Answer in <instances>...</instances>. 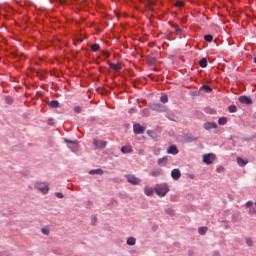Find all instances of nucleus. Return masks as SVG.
Masks as SVG:
<instances>
[{"label": "nucleus", "mask_w": 256, "mask_h": 256, "mask_svg": "<svg viewBox=\"0 0 256 256\" xmlns=\"http://www.w3.org/2000/svg\"><path fill=\"white\" fill-rule=\"evenodd\" d=\"M228 109L230 113H237V106L235 105H230Z\"/></svg>", "instance_id": "obj_28"}, {"label": "nucleus", "mask_w": 256, "mask_h": 256, "mask_svg": "<svg viewBox=\"0 0 256 256\" xmlns=\"http://www.w3.org/2000/svg\"><path fill=\"white\" fill-rule=\"evenodd\" d=\"M137 243V240L134 237H130L127 239V245L133 246Z\"/></svg>", "instance_id": "obj_19"}, {"label": "nucleus", "mask_w": 256, "mask_h": 256, "mask_svg": "<svg viewBox=\"0 0 256 256\" xmlns=\"http://www.w3.org/2000/svg\"><path fill=\"white\" fill-rule=\"evenodd\" d=\"M166 213H167V215H170L171 217H173V215H175V211H173L172 209H167Z\"/></svg>", "instance_id": "obj_31"}, {"label": "nucleus", "mask_w": 256, "mask_h": 256, "mask_svg": "<svg viewBox=\"0 0 256 256\" xmlns=\"http://www.w3.org/2000/svg\"><path fill=\"white\" fill-rule=\"evenodd\" d=\"M24 54H21L20 57H23Z\"/></svg>", "instance_id": "obj_47"}, {"label": "nucleus", "mask_w": 256, "mask_h": 256, "mask_svg": "<svg viewBox=\"0 0 256 256\" xmlns=\"http://www.w3.org/2000/svg\"><path fill=\"white\" fill-rule=\"evenodd\" d=\"M150 109L152 111H157L158 113H165V111H167V107H165V105H162V104H159V103L151 104Z\"/></svg>", "instance_id": "obj_3"}, {"label": "nucleus", "mask_w": 256, "mask_h": 256, "mask_svg": "<svg viewBox=\"0 0 256 256\" xmlns=\"http://www.w3.org/2000/svg\"><path fill=\"white\" fill-rule=\"evenodd\" d=\"M202 89H204V91H206V93H211V91H213V89L211 88V86H207V85H204L202 87Z\"/></svg>", "instance_id": "obj_29"}, {"label": "nucleus", "mask_w": 256, "mask_h": 256, "mask_svg": "<svg viewBox=\"0 0 256 256\" xmlns=\"http://www.w3.org/2000/svg\"><path fill=\"white\" fill-rule=\"evenodd\" d=\"M172 27L175 29L176 33H182L183 31L177 24H172Z\"/></svg>", "instance_id": "obj_26"}, {"label": "nucleus", "mask_w": 256, "mask_h": 256, "mask_svg": "<svg viewBox=\"0 0 256 256\" xmlns=\"http://www.w3.org/2000/svg\"><path fill=\"white\" fill-rule=\"evenodd\" d=\"M144 193L145 195H147L148 197H151V195H153V189L149 186H146L144 188Z\"/></svg>", "instance_id": "obj_16"}, {"label": "nucleus", "mask_w": 256, "mask_h": 256, "mask_svg": "<svg viewBox=\"0 0 256 256\" xmlns=\"http://www.w3.org/2000/svg\"><path fill=\"white\" fill-rule=\"evenodd\" d=\"M81 107L80 106H75L74 107V111H75V113H81Z\"/></svg>", "instance_id": "obj_35"}, {"label": "nucleus", "mask_w": 256, "mask_h": 256, "mask_svg": "<svg viewBox=\"0 0 256 256\" xmlns=\"http://www.w3.org/2000/svg\"><path fill=\"white\" fill-rule=\"evenodd\" d=\"M215 161V154H206L203 156V163L211 165Z\"/></svg>", "instance_id": "obj_5"}, {"label": "nucleus", "mask_w": 256, "mask_h": 256, "mask_svg": "<svg viewBox=\"0 0 256 256\" xmlns=\"http://www.w3.org/2000/svg\"><path fill=\"white\" fill-rule=\"evenodd\" d=\"M92 51L97 52L99 49H101V46L99 44H93L91 46Z\"/></svg>", "instance_id": "obj_27"}, {"label": "nucleus", "mask_w": 256, "mask_h": 256, "mask_svg": "<svg viewBox=\"0 0 256 256\" xmlns=\"http://www.w3.org/2000/svg\"><path fill=\"white\" fill-rule=\"evenodd\" d=\"M154 191L158 197H165L167 195V192L169 191V186L165 183L162 184H156L154 186Z\"/></svg>", "instance_id": "obj_1"}, {"label": "nucleus", "mask_w": 256, "mask_h": 256, "mask_svg": "<svg viewBox=\"0 0 256 256\" xmlns=\"http://www.w3.org/2000/svg\"><path fill=\"white\" fill-rule=\"evenodd\" d=\"M255 205H256V202H255Z\"/></svg>", "instance_id": "obj_48"}, {"label": "nucleus", "mask_w": 256, "mask_h": 256, "mask_svg": "<svg viewBox=\"0 0 256 256\" xmlns=\"http://www.w3.org/2000/svg\"><path fill=\"white\" fill-rule=\"evenodd\" d=\"M135 112V109H133V108H131L130 110H129V113H134Z\"/></svg>", "instance_id": "obj_44"}, {"label": "nucleus", "mask_w": 256, "mask_h": 256, "mask_svg": "<svg viewBox=\"0 0 256 256\" xmlns=\"http://www.w3.org/2000/svg\"><path fill=\"white\" fill-rule=\"evenodd\" d=\"M6 103L8 104V105H11L12 103H13V98H11L10 96H8V97H6Z\"/></svg>", "instance_id": "obj_30"}, {"label": "nucleus", "mask_w": 256, "mask_h": 256, "mask_svg": "<svg viewBox=\"0 0 256 256\" xmlns=\"http://www.w3.org/2000/svg\"><path fill=\"white\" fill-rule=\"evenodd\" d=\"M143 113H144L145 115H147L148 110H143Z\"/></svg>", "instance_id": "obj_45"}, {"label": "nucleus", "mask_w": 256, "mask_h": 256, "mask_svg": "<svg viewBox=\"0 0 256 256\" xmlns=\"http://www.w3.org/2000/svg\"><path fill=\"white\" fill-rule=\"evenodd\" d=\"M218 124H220V125H227V118H225V117L219 118Z\"/></svg>", "instance_id": "obj_24"}, {"label": "nucleus", "mask_w": 256, "mask_h": 256, "mask_svg": "<svg viewBox=\"0 0 256 256\" xmlns=\"http://www.w3.org/2000/svg\"><path fill=\"white\" fill-rule=\"evenodd\" d=\"M89 174L90 175H103V170L102 169L90 170Z\"/></svg>", "instance_id": "obj_17"}, {"label": "nucleus", "mask_w": 256, "mask_h": 256, "mask_svg": "<svg viewBox=\"0 0 256 256\" xmlns=\"http://www.w3.org/2000/svg\"><path fill=\"white\" fill-rule=\"evenodd\" d=\"M250 213H251L252 215H255L256 209H255V208L250 209Z\"/></svg>", "instance_id": "obj_40"}, {"label": "nucleus", "mask_w": 256, "mask_h": 256, "mask_svg": "<svg viewBox=\"0 0 256 256\" xmlns=\"http://www.w3.org/2000/svg\"><path fill=\"white\" fill-rule=\"evenodd\" d=\"M147 135H149L150 137H153V131L148 130V131H147Z\"/></svg>", "instance_id": "obj_39"}, {"label": "nucleus", "mask_w": 256, "mask_h": 256, "mask_svg": "<svg viewBox=\"0 0 256 256\" xmlns=\"http://www.w3.org/2000/svg\"><path fill=\"white\" fill-rule=\"evenodd\" d=\"M163 170L161 169H155L150 172L151 177H159L161 175Z\"/></svg>", "instance_id": "obj_15"}, {"label": "nucleus", "mask_w": 256, "mask_h": 256, "mask_svg": "<svg viewBox=\"0 0 256 256\" xmlns=\"http://www.w3.org/2000/svg\"><path fill=\"white\" fill-rule=\"evenodd\" d=\"M167 153L169 155H177L179 153V149H177V146L172 145L168 148Z\"/></svg>", "instance_id": "obj_11"}, {"label": "nucleus", "mask_w": 256, "mask_h": 256, "mask_svg": "<svg viewBox=\"0 0 256 256\" xmlns=\"http://www.w3.org/2000/svg\"><path fill=\"white\" fill-rule=\"evenodd\" d=\"M133 129L136 135H142V133H145V127L141 126L140 124H134Z\"/></svg>", "instance_id": "obj_7"}, {"label": "nucleus", "mask_w": 256, "mask_h": 256, "mask_svg": "<svg viewBox=\"0 0 256 256\" xmlns=\"http://www.w3.org/2000/svg\"><path fill=\"white\" fill-rule=\"evenodd\" d=\"M204 41H207V43H211L213 41V35L211 34L205 35Z\"/></svg>", "instance_id": "obj_22"}, {"label": "nucleus", "mask_w": 256, "mask_h": 256, "mask_svg": "<svg viewBox=\"0 0 256 256\" xmlns=\"http://www.w3.org/2000/svg\"><path fill=\"white\" fill-rule=\"evenodd\" d=\"M49 107H52V108H57L59 107V101L57 100H53L49 103Z\"/></svg>", "instance_id": "obj_21"}, {"label": "nucleus", "mask_w": 256, "mask_h": 256, "mask_svg": "<svg viewBox=\"0 0 256 256\" xmlns=\"http://www.w3.org/2000/svg\"><path fill=\"white\" fill-rule=\"evenodd\" d=\"M246 207H253V202L248 201V202L246 203Z\"/></svg>", "instance_id": "obj_38"}, {"label": "nucleus", "mask_w": 256, "mask_h": 256, "mask_svg": "<svg viewBox=\"0 0 256 256\" xmlns=\"http://www.w3.org/2000/svg\"><path fill=\"white\" fill-rule=\"evenodd\" d=\"M167 164V156H164L163 158L158 159V165L163 166Z\"/></svg>", "instance_id": "obj_18"}, {"label": "nucleus", "mask_w": 256, "mask_h": 256, "mask_svg": "<svg viewBox=\"0 0 256 256\" xmlns=\"http://www.w3.org/2000/svg\"><path fill=\"white\" fill-rule=\"evenodd\" d=\"M55 195L58 197V199H63V197H65V195H63L61 192H56Z\"/></svg>", "instance_id": "obj_34"}, {"label": "nucleus", "mask_w": 256, "mask_h": 256, "mask_svg": "<svg viewBox=\"0 0 256 256\" xmlns=\"http://www.w3.org/2000/svg\"><path fill=\"white\" fill-rule=\"evenodd\" d=\"M239 102L243 103L244 105H252L253 104V100H251V98L248 96H240Z\"/></svg>", "instance_id": "obj_8"}, {"label": "nucleus", "mask_w": 256, "mask_h": 256, "mask_svg": "<svg viewBox=\"0 0 256 256\" xmlns=\"http://www.w3.org/2000/svg\"><path fill=\"white\" fill-rule=\"evenodd\" d=\"M126 179L128 183H131V185H141V179L137 178L134 175L129 174L126 176Z\"/></svg>", "instance_id": "obj_4"}, {"label": "nucleus", "mask_w": 256, "mask_h": 256, "mask_svg": "<svg viewBox=\"0 0 256 256\" xmlns=\"http://www.w3.org/2000/svg\"><path fill=\"white\" fill-rule=\"evenodd\" d=\"M155 58H150L149 60H148V62L150 63V65H153L154 63H155Z\"/></svg>", "instance_id": "obj_37"}, {"label": "nucleus", "mask_w": 256, "mask_h": 256, "mask_svg": "<svg viewBox=\"0 0 256 256\" xmlns=\"http://www.w3.org/2000/svg\"><path fill=\"white\" fill-rule=\"evenodd\" d=\"M198 233H199L200 235H205V234L207 233V227H200V228L198 229Z\"/></svg>", "instance_id": "obj_25"}, {"label": "nucleus", "mask_w": 256, "mask_h": 256, "mask_svg": "<svg viewBox=\"0 0 256 256\" xmlns=\"http://www.w3.org/2000/svg\"><path fill=\"white\" fill-rule=\"evenodd\" d=\"M171 177L172 179H174L175 181H177V179L181 178V171H179V169H173L171 171Z\"/></svg>", "instance_id": "obj_9"}, {"label": "nucleus", "mask_w": 256, "mask_h": 256, "mask_svg": "<svg viewBox=\"0 0 256 256\" xmlns=\"http://www.w3.org/2000/svg\"><path fill=\"white\" fill-rule=\"evenodd\" d=\"M43 235H49L50 231H49V228H42L41 229Z\"/></svg>", "instance_id": "obj_32"}, {"label": "nucleus", "mask_w": 256, "mask_h": 256, "mask_svg": "<svg viewBox=\"0 0 256 256\" xmlns=\"http://www.w3.org/2000/svg\"><path fill=\"white\" fill-rule=\"evenodd\" d=\"M133 151V148L131 146H122L121 147V153L127 154L131 153Z\"/></svg>", "instance_id": "obj_13"}, {"label": "nucleus", "mask_w": 256, "mask_h": 256, "mask_svg": "<svg viewBox=\"0 0 256 256\" xmlns=\"http://www.w3.org/2000/svg\"><path fill=\"white\" fill-rule=\"evenodd\" d=\"M204 129H206V131H209V129H217V123H215V122H206L204 124Z\"/></svg>", "instance_id": "obj_10"}, {"label": "nucleus", "mask_w": 256, "mask_h": 256, "mask_svg": "<svg viewBox=\"0 0 256 256\" xmlns=\"http://www.w3.org/2000/svg\"><path fill=\"white\" fill-rule=\"evenodd\" d=\"M175 7H179V8L185 7V4H184L183 2H181V1H178V2L175 4Z\"/></svg>", "instance_id": "obj_33"}, {"label": "nucleus", "mask_w": 256, "mask_h": 256, "mask_svg": "<svg viewBox=\"0 0 256 256\" xmlns=\"http://www.w3.org/2000/svg\"><path fill=\"white\" fill-rule=\"evenodd\" d=\"M199 65L200 67H202V69H205V67H207V59L203 58L199 61Z\"/></svg>", "instance_id": "obj_20"}, {"label": "nucleus", "mask_w": 256, "mask_h": 256, "mask_svg": "<svg viewBox=\"0 0 256 256\" xmlns=\"http://www.w3.org/2000/svg\"><path fill=\"white\" fill-rule=\"evenodd\" d=\"M254 63L256 64V57L254 58Z\"/></svg>", "instance_id": "obj_46"}, {"label": "nucleus", "mask_w": 256, "mask_h": 256, "mask_svg": "<svg viewBox=\"0 0 256 256\" xmlns=\"http://www.w3.org/2000/svg\"><path fill=\"white\" fill-rule=\"evenodd\" d=\"M237 163H238L239 167H245V165H247V163H249V161L243 160V158L238 157L237 158Z\"/></svg>", "instance_id": "obj_14"}, {"label": "nucleus", "mask_w": 256, "mask_h": 256, "mask_svg": "<svg viewBox=\"0 0 256 256\" xmlns=\"http://www.w3.org/2000/svg\"><path fill=\"white\" fill-rule=\"evenodd\" d=\"M161 103H168L169 102V97L167 95H162L160 97Z\"/></svg>", "instance_id": "obj_23"}, {"label": "nucleus", "mask_w": 256, "mask_h": 256, "mask_svg": "<svg viewBox=\"0 0 256 256\" xmlns=\"http://www.w3.org/2000/svg\"><path fill=\"white\" fill-rule=\"evenodd\" d=\"M104 57H106V58L109 57V53H108V52H105V53H104Z\"/></svg>", "instance_id": "obj_43"}, {"label": "nucleus", "mask_w": 256, "mask_h": 256, "mask_svg": "<svg viewBox=\"0 0 256 256\" xmlns=\"http://www.w3.org/2000/svg\"><path fill=\"white\" fill-rule=\"evenodd\" d=\"M108 65L114 71H121V63L113 64V63L109 62Z\"/></svg>", "instance_id": "obj_12"}, {"label": "nucleus", "mask_w": 256, "mask_h": 256, "mask_svg": "<svg viewBox=\"0 0 256 256\" xmlns=\"http://www.w3.org/2000/svg\"><path fill=\"white\" fill-rule=\"evenodd\" d=\"M65 142L66 143H71L72 145H77V142L71 141V140H68V139H66Z\"/></svg>", "instance_id": "obj_36"}, {"label": "nucleus", "mask_w": 256, "mask_h": 256, "mask_svg": "<svg viewBox=\"0 0 256 256\" xmlns=\"http://www.w3.org/2000/svg\"><path fill=\"white\" fill-rule=\"evenodd\" d=\"M247 245H250V246L253 245V241H251V240L248 239V240H247Z\"/></svg>", "instance_id": "obj_41"}, {"label": "nucleus", "mask_w": 256, "mask_h": 256, "mask_svg": "<svg viewBox=\"0 0 256 256\" xmlns=\"http://www.w3.org/2000/svg\"><path fill=\"white\" fill-rule=\"evenodd\" d=\"M34 188L40 191L42 195H47V193H49V184L47 182H36Z\"/></svg>", "instance_id": "obj_2"}, {"label": "nucleus", "mask_w": 256, "mask_h": 256, "mask_svg": "<svg viewBox=\"0 0 256 256\" xmlns=\"http://www.w3.org/2000/svg\"><path fill=\"white\" fill-rule=\"evenodd\" d=\"M93 145L96 146V149H105V147H107V142L103 140L94 139Z\"/></svg>", "instance_id": "obj_6"}, {"label": "nucleus", "mask_w": 256, "mask_h": 256, "mask_svg": "<svg viewBox=\"0 0 256 256\" xmlns=\"http://www.w3.org/2000/svg\"><path fill=\"white\" fill-rule=\"evenodd\" d=\"M52 121H53V119H49V120H48V125H53V122H52Z\"/></svg>", "instance_id": "obj_42"}]
</instances>
